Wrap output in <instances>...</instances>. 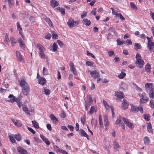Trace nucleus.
Instances as JSON below:
<instances>
[{"label": "nucleus", "instance_id": "obj_1", "mask_svg": "<svg viewBox=\"0 0 154 154\" xmlns=\"http://www.w3.org/2000/svg\"><path fill=\"white\" fill-rule=\"evenodd\" d=\"M20 84L22 87V91L23 94L24 95H28L30 90L28 83L24 79H22L20 82Z\"/></svg>", "mask_w": 154, "mask_h": 154}, {"label": "nucleus", "instance_id": "obj_2", "mask_svg": "<svg viewBox=\"0 0 154 154\" xmlns=\"http://www.w3.org/2000/svg\"><path fill=\"white\" fill-rule=\"evenodd\" d=\"M135 57L136 59L135 64L139 68H142L144 65V61L141 59V55L139 53H137Z\"/></svg>", "mask_w": 154, "mask_h": 154}, {"label": "nucleus", "instance_id": "obj_3", "mask_svg": "<svg viewBox=\"0 0 154 154\" xmlns=\"http://www.w3.org/2000/svg\"><path fill=\"white\" fill-rule=\"evenodd\" d=\"M36 47L40 51L39 54L41 57L43 59H45L46 58V56L44 53V52L45 51V48L41 44H37Z\"/></svg>", "mask_w": 154, "mask_h": 154}, {"label": "nucleus", "instance_id": "obj_4", "mask_svg": "<svg viewBox=\"0 0 154 154\" xmlns=\"http://www.w3.org/2000/svg\"><path fill=\"white\" fill-rule=\"evenodd\" d=\"M92 102V99L91 96L89 95L87 97L86 100L85 101V106L86 110H88V107Z\"/></svg>", "mask_w": 154, "mask_h": 154}, {"label": "nucleus", "instance_id": "obj_5", "mask_svg": "<svg viewBox=\"0 0 154 154\" xmlns=\"http://www.w3.org/2000/svg\"><path fill=\"white\" fill-rule=\"evenodd\" d=\"M138 95L140 96V103H145L148 100V97L146 96V93L143 92L140 95L138 94Z\"/></svg>", "mask_w": 154, "mask_h": 154}, {"label": "nucleus", "instance_id": "obj_6", "mask_svg": "<svg viewBox=\"0 0 154 154\" xmlns=\"http://www.w3.org/2000/svg\"><path fill=\"white\" fill-rule=\"evenodd\" d=\"M70 70L75 76L77 75V70L73 62H70L69 63Z\"/></svg>", "mask_w": 154, "mask_h": 154}, {"label": "nucleus", "instance_id": "obj_7", "mask_svg": "<svg viewBox=\"0 0 154 154\" xmlns=\"http://www.w3.org/2000/svg\"><path fill=\"white\" fill-rule=\"evenodd\" d=\"M145 88L147 92L151 91L153 89V85L152 83H146L145 84Z\"/></svg>", "mask_w": 154, "mask_h": 154}, {"label": "nucleus", "instance_id": "obj_8", "mask_svg": "<svg viewBox=\"0 0 154 154\" xmlns=\"http://www.w3.org/2000/svg\"><path fill=\"white\" fill-rule=\"evenodd\" d=\"M122 119L124 122L129 128L131 129H133L134 128V125L132 123L130 122L128 120L124 117H123Z\"/></svg>", "mask_w": 154, "mask_h": 154}, {"label": "nucleus", "instance_id": "obj_9", "mask_svg": "<svg viewBox=\"0 0 154 154\" xmlns=\"http://www.w3.org/2000/svg\"><path fill=\"white\" fill-rule=\"evenodd\" d=\"M90 72L92 77L94 79H96L97 77L100 76L99 73L96 70L91 71Z\"/></svg>", "mask_w": 154, "mask_h": 154}, {"label": "nucleus", "instance_id": "obj_10", "mask_svg": "<svg viewBox=\"0 0 154 154\" xmlns=\"http://www.w3.org/2000/svg\"><path fill=\"white\" fill-rule=\"evenodd\" d=\"M103 119L104 121V125L106 127V130L109 125V123L108 122V117L106 114L104 115L103 116Z\"/></svg>", "mask_w": 154, "mask_h": 154}, {"label": "nucleus", "instance_id": "obj_11", "mask_svg": "<svg viewBox=\"0 0 154 154\" xmlns=\"http://www.w3.org/2000/svg\"><path fill=\"white\" fill-rule=\"evenodd\" d=\"M16 54L18 60L22 63H24V59L22 57V55L20 53L19 51H16Z\"/></svg>", "mask_w": 154, "mask_h": 154}, {"label": "nucleus", "instance_id": "obj_12", "mask_svg": "<svg viewBox=\"0 0 154 154\" xmlns=\"http://www.w3.org/2000/svg\"><path fill=\"white\" fill-rule=\"evenodd\" d=\"M18 42L19 43L20 47L23 49H24L26 48V45L23 42L22 38H20L17 39Z\"/></svg>", "mask_w": 154, "mask_h": 154}, {"label": "nucleus", "instance_id": "obj_13", "mask_svg": "<svg viewBox=\"0 0 154 154\" xmlns=\"http://www.w3.org/2000/svg\"><path fill=\"white\" fill-rule=\"evenodd\" d=\"M17 150L21 154H28L26 150L21 147H18L17 148Z\"/></svg>", "mask_w": 154, "mask_h": 154}, {"label": "nucleus", "instance_id": "obj_14", "mask_svg": "<svg viewBox=\"0 0 154 154\" xmlns=\"http://www.w3.org/2000/svg\"><path fill=\"white\" fill-rule=\"evenodd\" d=\"M129 103L127 102L124 99L122 102V109L125 110L128 108Z\"/></svg>", "mask_w": 154, "mask_h": 154}, {"label": "nucleus", "instance_id": "obj_15", "mask_svg": "<svg viewBox=\"0 0 154 154\" xmlns=\"http://www.w3.org/2000/svg\"><path fill=\"white\" fill-rule=\"evenodd\" d=\"M79 134L81 136H83L86 137L87 139L89 140L88 135L83 129H80V130H79Z\"/></svg>", "mask_w": 154, "mask_h": 154}, {"label": "nucleus", "instance_id": "obj_16", "mask_svg": "<svg viewBox=\"0 0 154 154\" xmlns=\"http://www.w3.org/2000/svg\"><path fill=\"white\" fill-rule=\"evenodd\" d=\"M128 86L127 85L122 82L120 85V89L121 90L125 91L128 90Z\"/></svg>", "mask_w": 154, "mask_h": 154}, {"label": "nucleus", "instance_id": "obj_17", "mask_svg": "<svg viewBox=\"0 0 154 154\" xmlns=\"http://www.w3.org/2000/svg\"><path fill=\"white\" fill-rule=\"evenodd\" d=\"M130 105L131 106V112L136 113L138 112V107L134 106L132 104H131Z\"/></svg>", "mask_w": 154, "mask_h": 154}, {"label": "nucleus", "instance_id": "obj_18", "mask_svg": "<svg viewBox=\"0 0 154 154\" xmlns=\"http://www.w3.org/2000/svg\"><path fill=\"white\" fill-rule=\"evenodd\" d=\"M67 24L70 28L74 27V20L72 18L69 19L67 22Z\"/></svg>", "mask_w": 154, "mask_h": 154}, {"label": "nucleus", "instance_id": "obj_19", "mask_svg": "<svg viewBox=\"0 0 154 154\" xmlns=\"http://www.w3.org/2000/svg\"><path fill=\"white\" fill-rule=\"evenodd\" d=\"M12 121L13 122L14 125L17 127H20L22 126V123L19 122L18 120H15L14 119H11Z\"/></svg>", "mask_w": 154, "mask_h": 154}, {"label": "nucleus", "instance_id": "obj_20", "mask_svg": "<svg viewBox=\"0 0 154 154\" xmlns=\"http://www.w3.org/2000/svg\"><path fill=\"white\" fill-rule=\"evenodd\" d=\"M103 103L106 110H109L110 109H111L112 108H113L112 106H109L107 102L105 100H103Z\"/></svg>", "mask_w": 154, "mask_h": 154}, {"label": "nucleus", "instance_id": "obj_21", "mask_svg": "<svg viewBox=\"0 0 154 154\" xmlns=\"http://www.w3.org/2000/svg\"><path fill=\"white\" fill-rule=\"evenodd\" d=\"M41 138L42 139L43 141L48 145L50 144V143L48 140L45 138L43 135L40 134Z\"/></svg>", "mask_w": 154, "mask_h": 154}, {"label": "nucleus", "instance_id": "obj_22", "mask_svg": "<svg viewBox=\"0 0 154 154\" xmlns=\"http://www.w3.org/2000/svg\"><path fill=\"white\" fill-rule=\"evenodd\" d=\"M59 5V3L57 2L55 0H51V6L54 8L57 6Z\"/></svg>", "mask_w": 154, "mask_h": 154}, {"label": "nucleus", "instance_id": "obj_23", "mask_svg": "<svg viewBox=\"0 0 154 154\" xmlns=\"http://www.w3.org/2000/svg\"><path fill=\"white\" fill-rule=\"evenodd\" d=\"M43 16L44 19L48 22L49 26L52 27H53V25L51 23V21L50 19L45 15Z\"/></svg>", "mask_w": 154, "mask_h": 154}, {"label": "nucleus", "instance_id": "obj_24", "mask_svg": "<svg viewBox=\"0 0 154 154\" xmlns=\"http://www.w3.org/2000/svg\"><path fill=\"white\" fill-rule=\"evenodd\" d=\"M115 96L119 98H123L124 97V95L121 92H116L115 93Z\"/></svg>", "mask_w": 154, "mask_h": 154}, {"label": "nucleus", "instance_id": "obj_25", "mask_svg": "<svg viewBox=\"0 0 154 154\" xmlns=\"http://www.w3.org/2000/svg\"><path fill=\"white\" fill-rule=\"evenodd\" d=\"M144 143L146 145H148L150 143L149 138L146 136L144 137L143 139Z\"/></svg>", "mask_w": 154, "mask_h": 154}, {"label": "nucleus", "instance_id": "obj_26", "mask_svg": "<svg viewBox=\"0 0 154 154\" xmlns=\"http://www.w3.org/2000/svg\"><path fill=\"white\" fill-rule=\"evenodd\" d=\"M39 83L43 85L46 82V79L43 77H41L39 79Z\"/></svg>", "mask_w": 154, "mask_h": 154}, {"label": "nucleus", "instance_id": "obj_27", "mask_svg": "<svg viewBox=\"0 0 154 154\" xmlns=\"http://www.w3.org/2000/svg\"><path fill=\"white\" fill-rule=\"evenodd\" d=\"M148 44V47L149 49L151 51L154 52V43L152 42L151 44Z\"/></svg>", "mask_w": 154, "mask_h": 154}, {"label": "nucleus", "instance_id": "obj_28", "mask_svg": "<svg viewBox=\"0 0 154 154\" xmlns=\"http://www.w3.org/2000/svg\"><path fill=\"white\" fill-rule=\"evenodd\" d=\"M151 69V66L149 63H147L145 66V70L147 72L150 73Z\"/></svg>", "mask_w": 154, "mask_h": 154}, {"label": "nucleus", "instance_id": "obj_29", "mask_svg": "<svg viewBox=\"0 0 154 154\" xmlns=\"http://www.w3.org/2000/svg\"><path fill=\"white\" fill-rule=\"evenodd\" d=\"M10 39L12 46V47L14 46L15 44L17 43L16 40L13 37H10Z\"/></svg>", "mask_w": 154, "mask_h": 154}, {"label": "nucleus", "instance_id": "obj_30", "mask_svg": "<svg viewBox=\"0 0 154 154\" xmlns=\"http://www.w3.org/2000/svg\"><path fill=\"white\" fill-rule=\"evenodd\" d=\"M99 121L100 126V128H102L103 127L102 119L100 114L99 115Z\"/></svg>", "mask_w": 154, "mask_h": 154}, {"label": "nucleus", "instance_id": "obj_31", "mask_svg": "<svg viewBox=\"0 0 154 154\" xmlns=\"http://www.w3.org/2000/svg\"><path fill=\"white\" fill-rule=\"evenodd\" d=\"M50 118L53 122L54 123L57 122L58 121L57 119L52 114H51L50 115Z\"/></svg>", "mask_w": 154, "mask_h": 154}, {"label": "nucleus", "instance_id": "obj_32", "mask_svg": "<svg viewBox=\"0 0 154 154\" xmlns=\"http://www.w3.org/2000/svg\"><path fill=\"white\" fill-rule=\"evenodd\" d=\"M83 23L86 26H89L90 25L91 22L90 21L87 19H84L82 21Z\"/></svg>", "mask_w": 154, "mask_h": 154}, {"label": "nucleus", "instance_id": "obj_33", "mask_svg": "<svg viewBox=\"0 0 154 154\" xmlns=\"http://www.w3.org/2000/svg\"><path fill=\"white\" fill-rule=\"evenodd\" d=\"M32 122L33 126L35 128L37 129H39V128L38 123L37 122L34 120L32 121Z\"/></svg>", "mask_w": 154, "mask_h": 154}, {"label": "nucleus", "instance_id": "obj_34", "mask_svg": "<svg viewBox=\"0 0 154 154\" xmlns=\"http://www.w3.org/2000/svg\"><path fill=\"white\" fill-rule=\"evenodd\" d=\"M22 109L24 112L27 115H30L31 114L29 112H28V109L25 106V105H23L22 106Z\"/></svg>", "mask_w": 154, "mask_h": 154}, {"label": "nucleus", "instance_id": "obj_35", "mask_svg": "<svg viewBox=\"0 0 154 154\" xmlns=\"http://www.w3.org/2000/svg\"><path fill=\"white\" fill-rule=\"evenodd\" d=\"M19 97L17 98H16L15 97H14L10 99V100H8L7 101L9 102L12 103H13L14 102H17V100H18L19 99Z\"/></svg>", "mask_w": 154, "mask_h": 154}, {"label": "nucleus", "instance_id": "obj_36", "mask_svg": "<svg viewBox=\"0 0 154 154\" xmlns=\"http://www.w3.org/2000/svg\"><path fill=\"white\" fill-rule=\"evenodd\" d=\"M147 129L149 133H152V130L151 127V124H148L147 125Z\"/></svg>", "mask_w": 154, "mask_h": 154}, {"label": "nucleus", "instance_id": "obj_37", "mask_svg": "<svg viewBox=\"0 0 154 154\" xmlns=\"http://www.w3.org/2000/svg\"><path fill=\"white\" fill-rule=\"evenodd\" d=\"M143 116V118L146 121H148L150 119V116L149 114H144Z\"/></svg>", "mask_w": 154, "mask_h": 154}, {"label": "nucleus", "instance_id": "obj_38", "mask_svg": "<svg viewBox=\"0 0 154 154\" xmlns=\"http://www.w3.org/2000/svg\"><path fill=\"white\" fill-rule=\"evenodd\" d=\"M130 5H131V8L132 9L135 10H137V8L134 3L132 2H131L130 3Z\"/></svg>", "mask_w": 154, "mask_h": 154}, {"label": "nucleus", "instance_id": "obj_39", "mask_svg": "<svg viewBox=\"0 0 154 154\" xmlns=\"http://www.w3.org/2000/svg\"><path fill=\"white\" fill-rule=\"evenodd\" d=\"M126 75V74L124 72H122L119 75H118V77L120 79L123 78Z\"/></svg>", "mask_w": 154, "mask_h": 154}, {"label": "nucleus", "instance_id": "obj_40", "mask_svg": "<svg viewBox=\"0 0 154 154\" xmlns=\"http://www.w3.org/2000/svg\"><path fill=\"white\" fill-rule=\"evenodd\" d=\"M43 90L44 92V94L46 95H48L50 94V92L49 90L44 88H43Z\"/></svg>", "mask_w": 154, "mask_h": 154}, {"label": "nucleus", "instance_id": "obj_41", "mask_svg": "<svg viewBox=\"0 0 154 154\" xmlns=\"http://www.w3.org/2000/svg\"><path fill=\"white\" fill-rule=\"evenodd\" d=\"M14 137L15 138L17 141H19L21 140V136L19 134L14 135Z\"/></svg>", "mask_w": 154, "mask_h": 154}, {"label": "nucleus", "instance_id": "obj_42", "mask_svg": "<svg viewBox=\"0 0 154 154\" xmlns=\"http://www.w3.org/2000/svg\"><path fill=\"white\" fill-rule=\"evenodd\" d=\"M13 0H8V3L9 6L10 8H11L14 6Z\"/></svg>", "mask_w": 154, "mask_h": 154}, {"label": "nucleus", "instance_id": "obj_43", "mask_svg": "<svg viewBox=\"0 0 154 154\" xmlns=\"http://www.w3.org/2000/svg\"><path fill=\"white\" fill-rule=\"evenodd\" d=\"M21 97H20V96H19V99L18 100H17V101L16 102L17 103L18 107L19 108H20L21 106L22 105V103H21Z\"/></svg>", "mask_w": 154, "mask_h": 154}, {"label": "nucleus", "instance_id": "obj_44", "mask_svg": "<svg viewBox=\"0 0 154 154\" xmlns=\"http://www.w3.org/2000/svg\"><path fill=\"white\" fill-rule=\"evenodd\" d=\"M9 42V39L8 33H6L5 36L4 42L6 44Z\"/></svg>", "mask_w": 154, "mask_h": 154}, {"label": "nucleus", "instance_id": "obj_45", "mask_svg": "<svg viewBox=\"0 0 154 154\" xmlns=\"http://www.w3.org/2000/svg\"><path fill=\"white\" fill-rule=\"evenodd\" d=\"M53 51H56L57 48V45L55 43H54L52 45Z\"/></svg>", "mask_w": 154, "mask_h": 154}, {"label": "nucleus", "instance_id": "obj_46", "mask_svg": "<svg viewBox=\"0 0 154 154\" xmlns=\"http://www.w3.org/2000/svg\"><path fill=\"white\" fill-rule=\"evenodd\" d=\"M114 147L115 149H117L119 147V146L118 143L116 141H114L113 143Z\"/></svg>", "mask_w": 154, "mask_h": 154}, {"label": "nucleus", "instance_id": "obj_47", "mask_svg": "<svg viewBox=\"0 0 154 154\" xmlns=\"http://www.w3.org/2000/svg\"><path fill=\"white\" fill-rule=\"evenodd\" d=\"M124 41H122L120 40V39H117V45H121L123 44Z\"/></svg>", "mask_w": 154, "mask_h": 154}, {"label": "nucleus", "instance_id": "obj_48", "mask_svg": "<svg viewBox=\"0 0 154 154\" xmlns=\"http://www.w3.org/2000/svg\"><path fill=\"white\" fill-rule=\"evenodd\" d=\"M42 72L44 75H46L48 74V70L45 67L43 68Z\"/></svg>", "mask_w": 154, "mask_h": 154}, {"label": "nucleus", "instance_id": "obj_49", "mask_svg": "<svg viewBox=\"0 0 154 154\" xmlns=\"http://www.w3.org/2000/svg\"><path fill=\"white\" fill-rule=\"evenodd\" d=\"M134 46L135 47V48L136 50L140 49L141 48V45H140V44L138 43H135V44Z\"/></svg>", "mask_w": 154, "mask_h": 154}, {"label": "nucleus", "instance_id": "obj_50", "mask_svg": "<svg viewBox=\"0 0 154 154\" xmlns=\"http://www.w3.org/2000/svg\"><path fill=\"white\" fill-rule=\"evenodd\" d=\"M121 117L120 116H119L118 118L116 121L115 124L116 125L119 124L121 122Z\"/></svg>", "mask_w": 154, "mask_h": 154}, {"label": "nucleus", "instance_id": "obj_51", "mask_svg": "<svg viewBox=\"0 0 154 154\" xmlns=\"http://www.w3.org/2000/svg\"><path fill=\"white\" fill-rule=\"evenodd\" d=\"M87 12L86 11H84L82 13L81 15V17L83 19L87 15Z\"/></svg>", "mask_w": 154, "mask_h": 154}, {"label": "nucleus", "instance_id": "obj_52", "mask_svg": "<svg viewBox=\"0 0 154 154\" xmlns=\"http://www.w3.org/2000/svg\"><path fill=\"white\" fill-rule=\"evenodd\" d=\"M150 93L149 94V97L151 98H154V91H149Z\"/></svg>", "mask_w": 154, "mask_h": 154}, {"label": "nucleus", "instance_id": "obj_53", "mask_svg": "<svg viewBox=\"0 0 154 154\" xmlns=\"http://www.w3.org/2000/svg\"><path fill=\"white\" fill-rule=\"evenodd\" d=\"M9 137L10 139V141L12 143H15L16 140L14 138V137H13L9 135Z\"/></svg>", "mask_w": 154, "mask_h": 154}, {"label": "nucleus", "instance_id": "obj_54", "mask_svg": "<svg viewBox=\"0 0 154 154\" xmlns=\"http://www.w3.org/2000/svg\"><path fill=\"white\" fill-rule=\"evenodd\" d=\"M87 54L88 56H91L94 58H95V56L92 53L89 52L88 51H87Z\"/></svg>", "mask_w": 154, "mask_h": 154}, {"label": "nucleus", "instance_id": "obj_55", "mask_svg": "<svg viewBox=\"0 0 154 154\" xmlns=\"http://www.w3.org/2000/svg\"><path fill=\"white\" fill-rule=\"evenodd\" d=\"M52 38L53 39H56L57 38V34L55 33L54 32L52 31Z\"/></svg>", "mask_w": 154, "mask_h": 154}, {"label": "nucleus", "instance_id": "obj_56", "mask_svg": "<svg viewBox=\"0 0 154 154\" xmlns=\"http://www.w3.org/2000/svg\"><path fill=\"white\" fill-rule=\"evenodd\" d=\"M95 110V109L93 106H92L91 107L89 113L90 114H92L94 112Z\"/></svg>", "mask_w": 154, "mask_h": 154}, {"label": "nucleus", "instance_id": "obj_57", "mask_svg": "<svg viewBox=\"0 0 154 154\" xmlns=\"http://www.w3.org/2000/svg\"><path fill=\"white\" fill-rule=\"evenodd\" d=\"M117 17H119L120 19L122 20H125V18L121 14H119Z\"/></svg>", "mask_w": 154, "mask_h": 154}, {"label": "nucleus", "instance_id": "obj_58", "mask_svg": "<svg viewBox=\"0 0 154 154\" xmlns=\"http://www.w3.org/2000/svg\"><path fill=\"white\" fill-rule=\"evenodd\" d=\"M93 122V125L95 127L97 125V121L96 120L92 119L91 121V123H92V122Z\"/></svg>", "mask_w": 154, "mask_h": 154}, {"label": "nucleus", "instance_id": "obj_59", "mask_svg": "<svg viewBox=\"0 0 154 154\" xmlns=\"http://www.w3.org/2000/svg\"><path fill=\"white\" fill-rule=\"evenodd\" d=\"M94 48H95L97 52H99V51H100L99 49H100V47L99 45H94Z\"/></svg>", "mask_w": 154, "mask_h": 154}, {"label": "nucleus", "instance_id": "obj_60", "mask_svg": "<svg viewBox=\"0 0 154 154\" xmlns=\"http://www.w3.org/2000/svg\"><path fill=\"white\" fill-rule=\"evenodd\" d=\"M57 42L58 43V44L61 47H62L64 46V44L62 43V42L61 41L59 40H58L57 41Z\"/></svg>", "mask_w": 154, "mask_h": 154}, {"label": "nucleus", "instance_id": "obj_61", "mask_svg": "<svg viewBox=\"0 0 154 154\" xmlns=\"http://www.w3.org/2000/svg\"><path fill=\"white\" fill-rule=\"evenodd\" d=\"M153 102V100H151L150 101V105L151 107L152 108H154V103Z\"/></svg>", "mask_w": 154, "mask_h": 154}, {"label": "nucleus", "instance_id": "obj_62", "mask_svg": "<svg viewBox=\"0 0 154 154\" xmlns=\"http://www.w3.org/2000/svg\"><path fill=\"white\" fill-rule=\"evenodd\" d=\"M61 117L63 118H64L66 117V113L63 110H62L61 111Z\"/></svg>", "mask_w": 154, "mask_h": 154}, {"label": "nucleus", "instance_id": "obj_63", "mask_svg": "<svg viewBox=\"0 0 154 154\" xmlns=\"http://www.w3.org/2000/svg\"><path fill=\"white\" fill-rule=\"evenodd\" d=\"M135 89H136L139 92H141L142 91V89L140 88L138 86L136 85H135Z\"/></svg>", "mask_w": 154, "mask_h": 154}, {"label": "nucleus", "instance_id": "obj_64", "mask_svg": "<svg viewBox=\"0 0 154 154\" xmlns=\"http://www.w3.org/2000/svg\"><path fill=\"white\" fill-rule=\"evenodd\" d=\"M150 15L152 19L154 20V13L151 11H150Z\"/></svg>", "mask_w": 154, "mask_h": 154}]
</instances>
